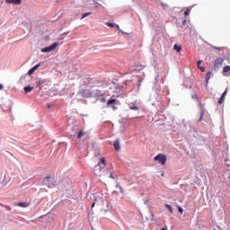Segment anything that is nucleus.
<instances>
[{
  "label": "nucleus",
  "instance_id": "obj_10",
  "mask_svg": "<svg viewBox=\"0 0 230 230\" xmlns=\"http://www.w3.org/2000/svg\"><path fill=\"white\" fill-rule=\"evenodd\" d=\"M114 149L116 152H119L121 150V145L119 144V138H116L114 144H113Z\"/></svg>",
  "mask_w": 230,
  "mask_h": 230
},
{
  "label": "nucleus",
  "instance_id": "obj_34",
  "mask_svg": "<svg viewBox=\"0 0 230 230\" xmlns=\"http://www.w3.org/2000/svg\"><path fill=\"white\" fill-rule=\"evenodd\" d=\"M116 177H118V175L114 174L113 172L110 174V179H116Z\"/></svg>",
  "mask_w": 230,
  "mask_h": 230
},
{
  "label": "nucleus",
  "instance_id": "obj_15",
  "mask_svg": "<svg viewBox=\"0 0 230 230\" xmlns=\"http://www.w3.org/2000/svg\"><path fill=\"white\" fill-rule=\"evenodd\" d=\"M43 181H46V182H57L55 178L51 177L50 175L46 176Z\"/></svg>",
  "mask_w": 230,
  "mask_h": 230
},
{
  "label": "nucleus",
  "instance_id": "obj_36",
  "mask_svg": "<svg viewBox=\"0 0 230 230\" xmlns=\"http://www.w3.org/2000/svg\"><path fill=\"white\" fill-rule=\"evenodd\" d=\"M26 76H28V74L25 75H22V76L20 78V82H22V80H26Z\"/></svg>",
  "mask_w": 230,
  "mask_h": 230
},
{
  "label": "nucleus",
  "instance_id": "obj_9",
  "mask_svg": "<svg viewBox=\"0 0 230 230\" xmlns=\"http://www.w3.org/2000/svg\"><path fill=\"white\" fill-rule=\"evenodd\" d=\"M6 4L19 5L22 0H5Z\"/></svg>",
  "mask_w": 230,
  "mask_h": 230
},
{
  "label": "nucleus",
  "instance_id": "obj_55",
  "mask_svg": "<svg viewBox=\"0 0 230 230\" xmlns=\"http://www.w3.org/2000/svg\"><path fill=\"white\" fill-rule=\"evenodd\" d=\"M160 230H168L166 227H162Z\"/></svg>",
  "mask_w": 230,
  "mask_h": 230
},
{
  "label": "nucleus",
  "instance_id": "obj_24",
  "mask_svg": "<svg viewBox=\"0 0 230 230\" xmlns=\"http://www.w3.org/2000/svg\"><path fill=\"white\" fill-rule=\"evenodd\" d=\"M93 6L94 8L98 9L100 6H102V4L98 3L96 0H93Z\"/></svg>",
  "mask_w": 230,
  "mask_h": 230
},
{
  "label": "nucleus",
  "instance_id": "obj_42",
  "mask_svg": "<svg viewBox=\"0 0 230 230\" xmlns=\"http://www.w3.org/2000/svg\"><path fill=\"white\" fill-rule=\"evenodd\" d=\"M8 181H9L6 180V176H4V184H8Z\"/></svg>",
  "mask_w": 230,
  "mask_h": 230
},
{
  "label": "nucleus",
  "instance_id": "obj_28",
  "mask_svg": "<svg viewBox=\"0 0 230 230\" xmlns=\"http://www.w3.org/2000/svg\"><path fill=\"white\" fill-rule=\"evenodd\" d=\"M198 69H199L201 73H206V66H199Z\"/></svg>",
  "mask_w": 230,
  "mask_h": 230
},
{
  "label": "nucleus",
  "instance_id": "obj_41",
  "mask_svg": "<svg viewBox=\"0 0 230 230\" xmlns=\"http://www.w3.org/2000/svg\"><path fill=\"white\" fill-rule=\"evenodd\" d=\"M46 107H47V109H51V103L47 102V103H46Z\"/></svg>",
  "mask_w": 230,
  "mask_h": 230
},
{
  "label": "nucleus",
  "instance_id": "obj_17",
  "mask_svg": "<svg viewBox=\"0 0 230 230\" xmlns=\"http://www.w3.org/2000/svg\"><path fill=\"white\" fill-rule=\"evenodd\" d=\"M32 89H33V86H31V85L23 87V91H24L25 94H28V93H31Z\"/></svg>",
  "mask_w": 230,
  "mask_h": 230
},
{
  "label": "nucleus",
  "instance_id": "obj_23",
  "mask_svg": "<svg viewBox=\"0 0 230 230\" xmlns=\"http://www.w3.org/2000/svg\"><path fill=\"white\" fill-rule=\"evenodd\" d=\"M89 15H93L92 12H86L82 14L81 19H85V17H89Z\"/></svg>",
  "mask_w": 230,
  "mask_h": 230
},
{
  "label": "nucleus",
  "instance_id": "obj_27",
  "mask_svg": "<svg viewBox=\"0 0 230 230\" xmlns=\"http://www.w3.org/2000/svg\"><path fill=\"white\" fill-rule=\"evenodd\" d=\"M106 25H108L109 28H114V27H116V23H115V22H107Z\"/></svg>",
  "mask_w": 230,
  "mask_h": 230
},
{
  "label": "nucleus",
  "instance_id": "obj_52",
  "mask_svg": "<svg viewBox=\"0 0 230 230\" xmlns=\"http://www.w3.org/2000/svg\"><path fill=\"white\" fill-rule=\"evenodd\" d=\"M44 217H46V216L45 215L40 216V217H39V219L41 220L42 218H44Z\"/></svg>",
  "mask_w": 230,
  "mask_h": 230
},
{
  "label": "nucleus",
  "instance_id": "obj_56",
  "mask_svg": "<svg viewBox=\"0 0 230 230\" xmlns=\"http://www.w3.org/2000/svg\"><path fill=\"white\" fill-rule=\"evenodd\" d=\"M104 213H109V209H104Z\"/></svg>",
  "mask_w": 230,
  "mask_h": 230
},
{
  "label": "nucleus",
  "instance_id": "obj_59",
  "mask_svg": "<svg viewBox=\"0 0 230 230\" xmlns=\"http://www.w3.org/2000/svg\"><path fill=\"white\" fill-rule=\"evenodd\" d=\"M137 71H141V69H143V68H137Z\"/></svg>",
  "mask_w": 230,
  "mask_h": 230
},
{
  "label": "nucleus",
  "instance_id": "obj_21",
  "mask_svg": "<svg viewBox=\"0 0 230 230\" xmlns=\"http://www.w3.org/2000/svg\"><path fill=\"white\" fill-rule=\"evenodd\" d=\"M84 134H85L84 132V130H78L77 131V133H76V137H77V139H80L81 137H82V136H84Z\"/></svg>",
  "mask_w": 230,
  "mask_h": 230
},
{
  "label": "nucleus",
  "instance_id": "obj_4",
  "mask_svg": "<svg viewBox=\"0 0 230 230\" xmlns=\"http://www.w3.org/2000/svg\"><path fill=\"white\" fill-rule=\"evenodd\" d=\"M58 47V42H54L51 45L41 49V53H51V51H55Z\"/></svg>",
  "mask_w": 230,
  "mask_h": 230
},
{
  "label": "nucleus",
  "instance_id": "obj_53",
  "mask_svg": "<svg viewBox=\"0 0 230 230\" xmlns=\"http://www.w3.org/2000/svg\"><path fill=\"white\" fill-rule=\"evenodd\" d=\"M115 27L117 28L118 31L120 29L119 26L116 23H115Z\"/></svg>",
  "mask_w": 230,
  "mask_h": 230
},
{
  "label": "nucleus",
  "instance_id": "obj_31",
  "mask_svg": "<svg viewBox=\"0 0 230 230\" xmlns=\"http://www.w3.org/2000/svg\"><path fill=\"white\" fill-rule=\"evenodd\" d=\"M23 24L27 26V30H29V31L31 30V27L30 26V23H28V22H23Z\"/></svg>",
  "mask_w": 230,
  "mask_h": 230
},
{
  "label": "nucleus",
  "instance_id": "obj_47",
  "mask_svg": "<svg viewBox=\"0 0 230 230\" xmlns=\"http://www.w3.org/2000/svg\"><path fill=\"white\" fill-rule=\"evenodd\" d=\"M111 107H112L113 111H118V107H116V105L113 104Z\"/></svg>",
  "mask_w": 230,
  "mask_h": 230
},
{
  "label": "nucleus",
  "instance_id": "obj_6",
  "mask_svg": "<svg viewBox=\"0 0 230 230\" xmlns=\"http://www.w3.org/2000/svg\"><path fill=\"white\" fill-rule=\"evenodd\" d=\"M40 66H42V63L36 64L34 66H32L31 69H29L27 75L29 76H31V75H33L37 71V69H39V67H40Z\"/></svg>",
  "mask_w": 230,
  "mask_h": 230
},
{
  "label": "nucleus",
  "instance_id": "obj_3",
  "mask_svg": "<svg viewBox=\"0 0 230 230\" xmlns=\"http://www.w3.org/2000/svg\"><path fill=\"white\" fill-rule=\"evenodd\" d=\"M70 136H76L78 130H80V121L75 120L70 124Z\"/></svg>",
  "mask_w": 230,
  "mask_h": 230
},
{
  "label": "nucleus",
  "instance_id": "obj_5",
  "mask_svg": "<svg viewBox=\"0 0 230 230\" xmlns=\"http://www.w3.org/2000/svg\"><path fill=\"white\" fill-rule=\"evenodd\" d=\"M154 160L157 161V163L162 164V166H164V164H166L167 157L164 154H158L156 156H155Z\"/></svg>",
  "mask_w": 230,
  "mask_h": 230
},
{
  "label": "nucleus",
  "instance_id": "obj_33",
  "mask_svg": "<svg viewBox=\"0 0 230 230\" xmlns=\"http://www.w3.org/2000/svg\"><path fill=\"white\" fill-rule=\"evenodd\" d=\"M116 188H119V190H120V193H123V187H121L119 183H117Z\"/></svg>",
  "mask_w": 230,
  "mask_h": 230
},
{
  "label": "nucleus",
  "instance_id": "obj_44",
  "mask_svg": "<svg viewBox=\"0 0 230 230\" xmlns=\"http://www.w3.org/2000/svg\"><path fill=\"white\" fill-rule=\"evenodd\" d=\"M94 206H96V201H93V202L92 203L91 209H93V208H94Z\"/></svg>",
  "mask_w": 230,
  "mask_h": 230
},
{
  "label": "nucleus",
  "instance_id": "obj_18",
  "mask_svg": "<svg viewBox=\"0 0 230 230\" xmlns=\"http://www.w3.org/2000/svg\"><path fill=\"white\" fill-rule=\"evenodd\" d=\"M117 100L114 98H111L107 101V107H111V105H114L116 103Z\"/></svg>",
  "mask_w": 230,
  "mask_h": 230
},
{
  "label": "nucleus",
  "instance_id": "obj_11",
  "mask_svg": "<svg viewBox=\"0 0 230 230\" xmlns=\"http://www.w3.org/2000/svg\"><path fill=\"white\" fill-rule=\"evenodd\" d=\"M42 184L43 186H47V188H49V189L55 188L56 186V182H48L46 181V180L42 181Z\"/></svg>",
  "mask_w": 230,
  "mask_h": 230
},
{
  "label": "nucleus",
  "instance_id": "obj_29",
  "mask_svg": "<svg viewBox=\"0 0 230 230\" xmlns=\"http://www.w3.org/2000/svg\"><path fill=\"white\" fill-rule=\"evenodd\" d=\"M217 103L219 104V105H222L223 103H224V96H220V98L218 99V102H217Z\"/></svg>",
  "mask_w": 230,
  "mask_h": 230
},
{
  "label": "nucleus",
  "instance_id": "obj_22",
  "mask_svg": "<svg viewBox=\"0 0 230 230\" xmlns=\"http://www.w3.org/2000/svg\"><path fill=\"white\" fill-rule=\"evenodd\" d=\"M85 85H91V84H94V81L91 78H86L84 81Z\"/></svg>",
  "mask_w": 230,
  "mask_h": 230
},
{
  "label": "nucleus",
  "instance_id": "obj_1",
  "mask_svg": "<svg viewBox=\"0 0 230 230\" xmlns=\"http://www.w3.org/2000/svg\"><path fill=\"white\" fill-rule=\"evenodd\" d=\"M158 79L159 75H156L155 77V87L153 88V93L149 95V102H151L154 107H155V105H161V102H163V93H161L160 86L157 85Z\"/></svg>",
  "mask_w": 230,
  "mask_h": 230
},
{
  "label": "nucleus",
  "instance_id": "obj_46",
  "mask_svg": "<svg viewBox=\"0 0 230 230\" xmlns=\"http://www.w3.org/2000/svg\"><path fill=\"white\" fill-rule=\"evenodd\" d=\"M4 89V85L3 84H0V91H3Z\"/></svg>",
  "mask_w": 230,
  "mask_h": 230
},
{
  "label": "nucleus",
  "instance_id": "obj_45",
  "mask_svg": "<svg viewBox=\"0 0 230 230\" xmlns=\"http://www.w3.org/2000/svg\"><path fill=\"white\" fill-rule=\"evenodd\" d=\"M119 33H123L124 35H127V32L123 31V30L119 29Z\"/></svg>",
  "mask_w": 230,
  "mask_h": 230
},
{
  "label": "nucleus",
  "instance_id": "obj_13",
  "mask_svg": "<svg viewBox=\"0 0 230 230\" xmlns=\"http://www.w3.org/2000/svg\"><path fill=\"white\" fill-rule=\"evenodd\" d=\"M184 128L187 130V132H191V122H184Z\"/></svg>",
  "mask_w": 230,
  "mask_h": 230
},
{
  "label": "nucleus",
  "instance_id": "obj_25",
  "mask_svg": "<svg viewBox=\"0 0 230 230\" xmlns=\"http://www.w3.org/2000/svg\"><path fill=\"white\" fill-rule=\"evenodd\" d=\"M101 168H105V158L100 160Z\"/></svg>",
  "mask_w": 230,
  "mask_h": 230
},
{
  "label": "nucleus",
  "instance_id": "obj_50",
  "mask_svg": "<svg viewBox=\"0 0 230 230\" xmlns=\"http://www.w3.org/2000/svg\"><path fill=\"white\" fill-rule=\"evenodd\" d=\"M62 35H69V31L64 32Z\"/></svg>",
  "mask_w": 230,
  "mask_h": 230
},
{
  "label": "nucleus",
  "instance_id": "obj_57",
  "mask_svg": "<svg viewBox=\"0 0 230 230\" xmlns=\"http://www.w3.org/2000/svg\"><path fill=\"white\" fill-rule=\"evenodd\" d=\"M161 177H164V172H161Z\"/></svg>",
  "mask_w": 230,
  "mask_h": 230
},
{
  "label": "nucleus",
  "instance_id": "obj_32",
  "mask_svg": "<svg viewBox=\"0 0 230 230\" xmlns=\"http://www.w3.org/2000/svg\"><path fill=\"white\" fill-rule=\"evenodd\" d=\"M204 119V111H201L200 117L199 119V121H202Z\"/></svg>",
  "mask_w": 230,
  "mask_h": 230
},
{
  "label": "nucleus",
  "instance_id": "obj_54",
  "mask_svg": "<svg viewBox=\"0 0 230 230\" xmlns=\"http://www.w3.org/2000/svg\"><path fill=\"white\" fill-rule=\"evenodd\" d=\"M58 40H64V37H59Z\"/></svg>",
  "mask_w": 230,
  "mask_h": 230
},
{
  "label": "nucleus",
  "instance_id": "obj_8",
  "mask_svg": "<svg viewBox=\"0 0 230 230\" xmlns=\"http://www.w3.org/2000/svg\"><path fill=\"white\" fill-rule=\"evenodd\" d=\"M35 84L37 85V87H42V85H44V84H46V79H41V78H39V77H36L35 79Z\"/></svg>",
  "mask_w": 230,
  "mask_h": 230
},
{
  "label": "nucleus",
  "instance_id": "obj_39",
  "mask_svg": "<svg viewBox=\"0 0 230 230\" xmlns=\"http://www.w3.org/2000/svg\"><path fill=\"white\" fill-rule=\"evenodd\" d=\"M188 22V20L184 19L181 22L182 26H186V23Z\"/></svg>",
  "mask_w": 230,
  "mask_h": 230
},
{
  "label": "nucleus",
  "instance_id": "obj_60",
  "mask_svg": "<svg viewBox=\"0 0 230 230\" xmlns=\"http://www.w3.org/2000/svg\"><path fill=\"white\" fill-rule=\"evenodd\" d=\"M226 161H229V159H226Z\"/></svg>",
  "mask_w": 230,
  "mask_h": 230
},
{
  "label": "nucleus",
  "instance_id": "obj_51",
  "mask_svg": "<svg viewBox=\"0 0 230 230\" xmlns=\"http://www.w3.org/2000/svg\"><path fill=\"white\" fill-rule=\"evenodd\" d=\"M144 204H146V206L148 205V199H146V200L144 201Z\"/></svg>",
  "mask_w": 230,
  "mask_h": 230
},
{
  "label": "nucleus",
  "instance_id": "obj_7",
  "mask_svg": "<svg viewBox=\"0 0 230 230\" xmlns=\"http://www.w3.org/2000/svg\"><path fill=\"white\" fill-rule=\"evenodd\" d=\"M213 78V73L211 71H208L205 76V87H208V84H209V79Z\"/></svg>",
  "mask_w": 230,
  "mask_h": 230
},
{
  "label": "nucleus",
  "instance_id": "obj_40",
  "mask_svg": "<svg viewBox=\"0 0 230 230\" xmlns=\"http://www.w3.org/2000/svg\"><path fill=\"white\" fill-rule=\"evenodd\" d=\"M200 64H202V59H199L197 61V67H199V66H200Z\"/></svg>",
  "mask_w": 230,
  "mask_h": 230
},
{
  "label": "nucleus",
  "instance_id": "obj_20",
  "mask_svg": "<svg viewBox=\"0 0 230 230\" xmlns=\"http://www.w3.org/2000/svg\"><path fill=\"white\" fill-rule=\"evenodd\" d=\"M164 207L168 209V211L172 214L173 213V208L170 204H165Z\"/></svg>",
  "mask_w": 230,
  "mask_h": 230
},
{
  "label": "nucleus",
  "instance_id": "obj_38",
  "mask_svg": "<svg viewBox=\"0 0 230 230\" xmlns=\"http://www.w3.org/2000/svg\"><path fill=\"white\" fill-rule=\"evenodd\" d=\"M105 102H107V99H105V97H102L101 98V102L105 103Z\"/></svg>",
  "mask_w": 230,
  "mask_h": 230
},
{
  "label": "nucleus",
  "instance_id": "obj_19",
  "mask_svg": "<svg viewBox=\"0 0 230 230\" xmlns=\"http://www.w3.org/2000/svg\"><path fill=\"white\" fill-rule=\"evenodd\" d=\"M129 109H130L131 111H139V107H137V105H136V103H131V104L129 105Z\"/></svg>",
  "mask_w": 230,
  "mask_h": 230
},
{
  "label": "nucleus",
  "instance_id": "obj_48",
  "mask_svg": "<svg viewBox=\"0 0 230 230\" xmlns=\"http://www.w3.org/2000/svg\"><path fill=\"white\" fill-rule=\"evenodd\" d=\"M213 49H217V50L222 49V48H220V47H213Z\"/></svg>",
  "mask_w": 230,
  "mask_h": 230
},
{
  "label": "nucleus",
  "instance_id": "obj_30",
  "mask_svg": "<svg viewBox=\"0 0 230 230\" xmlns=\"http://www.w3.org/2000/svg\"><path fill=\"white\" fill-rule=\"evenodd\" d=\"M161 5L163 7V10H167L168 9V4H164L163 2L161 3Z\"/></svg>",
  "mask_w": 230,
  "mask_h": 230
},
{
  "label": "nucleus",
  "instance_id": "obj_14",
  "mask_svg": "<svg viewBox=\"0 0 230 230\" xmlns=\"http://www.w3.org/2000/svg\"><path fill=\"white\" fill-rule=\"evenodd\" d=\"M19 208H28L30 206V203L24 202V201H20L16 204Z\"/></svg>",
  "mask_w": 230,
  "mask_h": 230
},
{
  "label": "nucleus",
  "instance_id": "obj_2",
  "mask_svg": "<svg viewBox=\"0 0 230 230\" xmlns=\"http://www.w3.org/2000/svg\"><path fill=\"white\" fill-rule=\"evenodd\" d=\"M76 96H80L81 98H96L94 102L96 103V102H98V98L102 96V93L98 92H93L91 90H85L84 88H80L77 92Z\"/></svg>",
  "mask_w": 230,
  "mask_h": 230
},
{
  "label": "nucleus",
  "instance_id": "obj_58",
  "mask_svg": "<svg viewBox=\"0 0 230 230\" xmlns=\"http://www.w3.org/2000/svg\"><path fill=\"white\" fill-rule=\"evenodd\" d=\"M152 220H154V213L151 214Z\"/></svg>",
  "mask_w": 230,
  "mask_h": 230
},
{
  "label": "nucleus",
  "instance_id": "obj_49",
  "mask_svg": "<svg viewBox=\"0 0 230 230\" xmlns=\"http://www.w3.org/2000/svg\"><path fill=\"white\" fill-rule=\"evenodd\" d=\"M90 215H94V211L93 210V208H91L90 210Z\"/></svg>",
  "mask_w": 230,
  "mask_h": 230
},
{
  "label": "nucleus",
  "instance_id": "obj_35",
  "mask_svg": "<svg viewBox=\"0 0 230 230\" xmlns=\"http://www.w3.org/2000/svg\"><path fill=\"white\" fill-rule=\"evenodd\" d=\"M190 9H187L185 12H184V15L185 17H187V15H190Z\"/></svg>",
  "mask_w": 230,
  "mask_h": 230
},
{
  "label": "nucleus",
  "instance_id": "obj_37",
  "mask_svg": "<svg viewBox=\"0 0 230 230\" xmlns=\"http://www.w3.org/2000/svg\"><path fill=\"white\" fill-rule=\"evenodd\" d=\"M226 94H227V88L223 92L221 96H223L225 98Z\"/></svg>",
  "mask_w": 230,
  "mask_h": 230
},
{
  "label": "nucleus",
  "instance_id": "obj_16",
  "mask_svg": "<svg viewBox=\"0 0 230 230\" xmlns=\"http://www.w3.org/2000/svg\"><path fill=\"white\" fill-rule=\"evenodd\" d=\"M173 49L177 53H181V51L182 50V47L181 45H179V44H174L173 45Z\"/></svg>",
  "mask_w": 230,
  "mask_h": 230
},
{
  "label": "nucleus",
  "instance_id": "obj_43",
  "mask_svg": "<svg viewBox=\"0 0 230 230\" xmlns=\"http://www.w3.org/2000/svg\"><path fill=\"white\" fill-rule=\"evenodd\" d=\"M95 85H96L97 87H102V82H99V83H97Z\"/></svg>",
  "mask_w": 230,
  "mask_h": 230
},
{
  "label": "nucleus",
  "instance_id": "obj_26",
  "mask_svg": "<svg viewBox=\"0 0 230 230\" xmlns=\"http://www.w3.org/2000/svg\"><path fill=\"white\" fill-rule=\"evenodd\" d=\"M177 208H178V211H179V213L181 214V215H182V213H184V208H182V207H181V206H177Z\"/></svg>",
  "mask_w": 230,
  "mask_h": 230
},
{
  "label": "nucleus",
  "instance_id": "obj_12",
  "mask_svg": "<svg viewBox=\"0 0 230 230\" xmlns=\"http://www.w3.org/2000/svg\"><path fill=\"white\" fill-rule=\"evenodd\" d=\"M218 64L219 66H222V64H224V59L222 58H216L214 62V67H218Z\"/></svg>",
  "mask_w": 230,
  "mask_h": 230
},
{
  "label": "nucleus",
  "instance_id": "obj_61",
  "mask_svg": "<svg viewBox=\"0 0 230 230\" xmlns=\"http://www.w3.org/2000/svg\"><path fill=\"white\" fill-rule=\"evenodd\" d=\"M0 146H1V141H0Z\"/></svg>",
  "mask_w": 230,
  "mask_h": 230
}]
</instances>
